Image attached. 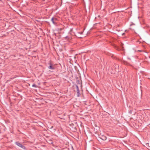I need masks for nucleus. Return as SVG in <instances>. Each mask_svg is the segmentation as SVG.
<instances>
[{"label":"nucleus","instance_id":"1","mask_svg":"<svg viewBox=\"0 0 150 150\" xmlns=\"http://www.w3.org/2000/svg\"><path fill=\"white\" fill-rule=\"evenodd\" d=\"M15 144H16L18 146L21 148L22 149H25V147L21 143H20L19 142H16L15 143Z\"/></svg>","mask_w":150,"mask_h":150},{"label":"nucleus","instance_id":"2","mask_svg":"<svg viewBox=\"0 0 150 150\" xmlns=\"http://www.w3.org/2000/svg\"><path fill=\"white\" fill-rule=\"evenodd\" d=\"M50 66L48 67L49 69H54V68L52 66V64L51 63H50Z\"/></svg>","mask_w":150,"mask_h":150},{"label":"nucleus","instance_id":"3","mask_svg":"<svg viewBox=\"0 0 150 150\" xmlns=\"http://www.w3.org/2000/svg\"><path fill=\"white\" fill-rule=\"evenodd\" d=\"M76 89L77 90V96L78 97L79 96V87L78 86H76Z\"/></svg>","mask_w":150,"mask_h":150},{"label":"nucleus","instance_id":"4","mask_svg":"<svg viewBox=\"0 0 150 150\" xmlns=\"http://www.w3.org/2000/svg\"><path fill=\"white\" fill-rule=\"evenodd\" d=\"M57 20V19L56 18H52L51 19V21L54 24H55L56 23L55 22H54V21H56Z\"/></svg>","mask_w":150,"mask_h":150},{"label":"nucleus","instance_id":"5","mask_svg":"<svg viewBox=\"0 0 150 150\" xmlns=\"http://www.w3.org/2000/svg\"><path fill=\"white\" fill-rule=\"evenodd\" d=\"M101 139L103 140H105L107 138L105 136H102V137H101Z\"/></svg>","mask_w":150,"mask_h":150},{"label":"nucleus","instance_id":"6","mask_svg":"<svg viewBox=\"0 0 150 150\" xmlns=\"http://www.w3.org/2000/svg\"><path fill=\"white\" fill-rule=\"evenodd\" d=\"M65 39L67 40H69L71 39V37L70 36H67L65 37Z\"/></svg>","mask_w":150,"mask_h":150},{"label":"nucleus","instance_id":"7","mask_svg":"<svg viewBox=\"0 0 150 150\" xmlns=\"http://www.w3.org/2000/svg\"><path fill=\"white\" fill-rule=\"evenodd\" d=\"M32 86L33 87H35V88H37V86L35 84H33Z\"/></svg>","mask_w":150,"mask_h":150}]
</instances>
